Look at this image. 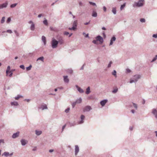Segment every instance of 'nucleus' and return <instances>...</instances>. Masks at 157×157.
I'll return each mask as SVG.
<instances>
[{"instance_id": "f257e3e1", "label": "nucleus", "mask_w": 157, "mask_h": 157, "mask_svg": "<svg viewBox=\"0 0 157 157\" xmlns=\"http://www.w3.org/2000/svg\"><path fill=\"white\" fill-rule=\"evenodd\" d=\"M10 66H8L7 68V70L6 71V75L8 76V75L9 77H11L12 76L13 74V72L14 71L15 69H12L10 70Z\"/></svg>"}, {"instance_id": "f03ea898", "label": "nucleus", "mask_w": 157, "mask_h": 157, "mask_svg": "<svg viewBox=\"0 0 157 157\" xmlns=\"http://www.w3.org/2000/svg\"><path fill=\"white\" fill-rule=\"evenodd\" d=\"M140 78V76L139 75H136L134 76V79H131L130 83H132L133 82H136L138 79Z\"/></svg>"}, {"instance_id": "7ed1b4c3", "label": "nucleus", "mask_w": 157, "mask_h": 157, "mask_svg": "<svg viewBox=\"0 0 157 157\" xmlns=\"http://www.w3.org/2000/svg\"><path fill=\"white\" fill-rule=\"evenodd\" d=\"M58 43V41L53 38L52 42V48H55L57 47Z\"/></svg>"}, {"instance_id": "20e7f679", "label": "nucleus", "mask_w": 157, "mask_h": 157, "mask_svg": "<svg viewBox=\"0 0 157 157\" xmlns=\"http://www.w3.org/2000/svg\"><path fill=\"white\" fill-rule=\"evenodd\" d=\"M144 0H140L138 3H135L133 6H136L138 7L142 6L144 5Z\"/></svg>"}, {"instance_id": "39448f33", "label": "nucleus", "mask_w": 157, "mask_h": 157, "mask_svg": "<svg viewBox=\"0 0 157 157\" xmlns=\"http://www.w3.org/2000/svg\"><path fill=\"white\" fill-rule=\"evenodd\" d=\"M77 21H75L73 23V27L71 28H69L70 30H75L76 29V27L77 26Z\"/></svg>"}, {"instance_id": "423d86ee", "label": "nucleus", "mask_w": 157, "mask_h": 157, "mask_svg": "<svg viewBox=\"0 0 157 157\" xmlns=\"http://www.w3.org/2000/svg\"><path fill=\"white\" fill-rule=\"evenodd\" d=\"M96 39L97 40L99 41L101 43H102L103 41L102 38L100 36H98Z\"/></svg>"}, {"instance_id": "0eeeda50", "label": "nucleus", "mask_w": 157, "mask_h": 157, "mask_svg": "<svg viewBox=\"0 0 157 157\" xmlns=\"http://www.w3.org/2000/svg\"><path fill=\"white\" fill-rule=\"evenodd\" d=\"M29 24H31V25L30 27V29L32 30H34L35 29V25L33 23V22L32 21H30L29 22Z\"/></svg>"}, {"instance_id": "6e6552de", "label": "nucleus", "mask_w": 157, "mask_h": 157, "mask_svg": "<svg viewBox=\"0 0 157 157\" xmlns=\"http://www.w3.org/2000/svg\"><path fill=\"white\" fill-rule=\"evenodd\" d=\"M91 109V107L90 106H86L84 109V111H88Z\"/></svg>"}, {"instance_id": "1a4fd4ad", "label": "nucleus", "mask_w": 157, "mask_h": 157, "mask_svg": "<svg viewBox=\"0 0 157 157\" xmlns=\"http://www.w3.org/2000/svg\"><path fill=\"white\" fill-rule=\"evenodd\" d=\"M8 3L6 2L3 4L0 5V9H2L3 8L6 7Z\"/></svg>"}, {"instance_id": "9d476101", "label": "nucleus", "mask_w": 157, "mask_h": 157, "mask_svg": "<svg viewBox=\"0 0 157 157\" xmlns=\"http://www.w3.org/2000/svg\"><path fill=\"white\" fill-rule=\"evenodd\" d=\"M79 148L77 145H75V155H77L78 153L79 152Z\"/></svg>"}, {"instance_id": "9b49d317", "label": "nucleus", "mask_w": 157, "mask_h": 157, "mask_svg": "<svg viewBox=\"0 0 157 157\" xmlns=\"http://www.w3.org/2000/svg\"><path fill=\"white\" fill-rule=\"evenodd\" d=\"M107 101H108L107 100H104L101 101L100 104L102 106H103L107 102Z\"/></svg>"}, {"instance_id": "f8f14e48", "label": "nucleus", "mask_w": 157, "mask_h": 157, "mask_svg": "<svg viewBox=\"0 0 157 157\" xmlns=\"http://www.w3.org/2000/svg\"><path fill=\"white\" fill-rule=\"evenodd\" d=\"M21 142L22 145H24L27 143V141L24 139H22L21 140Z\"/></svg>"}, {"instance_id": "ddd939ff", "label": "nucleus", "mask_w": 157, "mask_h": 157, "mask_svg": "<svg viewBox=\"0 0 157 157\" xmlns=\"http://www.w3.org/2000/svg\"><path fill=\"white\" fill-rule=\"evenodd\" d=\"M19 132H18L16 133H14L13 134L12 136V137L13 138H15L16 137H18L19 135Z\"/></svg>"}, {"instance_id": "4468645a", "label": "nucleus", "mask_w": 157, "mask_h": 157, "mask_svg": "<svg viewBox=\"0 0 157 157\" xmlns=\"http://www.w3.org/2000/svg\"><path fill=\"white\" fill-rule=\"evenodd\" d=\"M116 40V38L115 37H113L111 40L110 42V45H112L113 44V41H115Z\"/></svg>"}, {"instance_id": "2eb2a0df", "label": "nucleus", "mask_w": 157, "mask_h": 157, "mask_svg": "<svg viewBox=\"0 0 157 157\" xmlns=\"http://www.w3.org/2000/svg\"><path fill=\"white\" fill-rule=\"evenodd\" d=\"M152 113L155 115L156 118H157V111L155 109H153L152 111Z\"/></svg>"}, {"instance_id": "dca6fc26", "label": "nucleus", "mask_w": 157, "mask_h": 157, "mask_svg": "<svg viewBox=\"0 0 157 157\" xmlns=\"http://www.w3.org/2000/svg\"><path fill=\"white\" fill-rule=\"evenodd\" d=\"M63 78L64 82H68L69 80V79L67 78V76H64Z\"/></svg>"}, {"instance_id": "f3484780", "label": "nucleus", "mask_w": 157, "mask_h": 157, "mask_svg": "<svg viewBox=\"0 0 157 157\" xmlns=\"http://www.w3.org/2000/svg\"><path fill=\"white\" fill-rule=\"evenodd\" d=\"M76 87L77 88L78 90L81 93H82L83 92L82 89L79 87L78 86H76Z\"/></svg>"}, {"instance_id": "a211bd4d", "label": "nucleus", "mask_w": 157, "mask_h": 157, "mask_svg": "<svg viewBox=\"0 0 157 157\" xmlns=\"http://www.w3.org/2000/svg\"><path fill=\"white\" fill-rule=\"evenodd\" d=\"M58 41V43H59L60 44H62L64 43V41L62 38L59 39Z\"/></svg>"}, {"instance_id": "6ab92c4d", "label": "nucleus", "mask_w": 157, "mask_h": 157, "mask_svg": "<svg viewBox=\"0 0 157 157\" xmlns=\"http://www.w3.org/2000/svg\"><path fill=\"white\" fill-rule=\"evenodd\" d=\"M81 121L80 122V123L81 124V123H83V120L85 118V116L84 115H81Z\"/></svg>"}, {"instance_id": "aec40b11", "label": "nucleus", "mask_w": 157, "mask_h": 157, "mask_svg": "<svg viewBox=\"0 0 157 157\" xmlns=\"http://www.w3.org/2000/svg\"><path fill=\"white\" fill-rule=\"evenodd\" d=\"M42 40L43 41L44 44H45L46 43V39L45 37L44 36H42Z\"/></svg>"}, {"instance_id": "412c9836", "label": "nucleus", "mask_w": 157, "mask_h": 157, "mask_svg": "<svg viewBox=\"0 0 157 157\" xmlns=\"http://www.w3.org/2000/svg\"><path fill=\"white\" fill-rule=\"evenodd\" d=\"M36 133L37 135H40L42 133V132L40 131H38L37 130H36Z\"/></svg>"}, {"instance_id": "4be33fe9", "label": "nucleus", "mask_w": 157, "mask_h": 157, "mask_svg": "<svg viewBox=\"0 0 157 157\" xmlns=\"http://www.w3.org/2000/svg\"><path fill=\"white\" fill-rule=\"evenodd\" d=\"M90 88L89 87H88L86 89V94H88L90 93Z\"/></svg>"}, {"instance_id": "5701e85b", "label": "nucleus", "mask_w": 157, "mask_h": 157, "mask_svg": "<svg viewBox=\"0 0 157 157\" xmlns=\"http://www.w3.org/2000/svg\"><path fill=\"white\" fill-rule=\"evenodd\" d=\"M77 103H80L82 102V99L81 98H79L75 101Z\"/></svg>"}, {"instance_id": "b1692460", "label": "nucleus", "mask_w": 157, "mask_h": 157, "mask_svg": "<svg viewBox=\"0 0 157 157\" xmlns=\"http://www.w3.org/2000/svg\"><path fill=\"white\" fill-rule=\"evenodd\" d=\"M11 104L12 105H18V104L17 102H11Z\"/></svg>"}, {"instance_id": "393cba45", "label": "nucleus", "mask_w": 157, "mask_h": 157, "mask_svg": "<svg viewBox=\"0 0 157 157\" xmlns=\"http://www.w3.org/2000/svg\"><path fill=\"white\" fill-rule=\"evenodd\" d=\"M92 16L93 17H96L97 16V13L96 12L94 11L93 12Z\"/></svg>"}, {"instance_id": "a878e982", "label": "nucleus", "mask_w": 157, "mask_h": 157, "mask_svg": "<svg viewBox=\"0 0 157 157\" xmlns=\"http://www.w3.org/2000/svg\"><path fill=\"white\" fill-rule=\"evenodd\" d=\"M42 110H44L45 109H47V105H42L41 107Z\"/></svg>"}, {"instance_id": "bb28decb", "label": "nucleus", "mask_w": 157, "mask_h": 157, "mask_svg": "<svg viewBox=\"0 0 157 157\" xmlns=\"http://www.w3.org/2000/svg\"><path fill=\"white\" fill-rule=\"evenodd\" d=\"M125 6V3H124L123 5L121 6V10H122Z\"/></svg>"}, {"instance_id": "cd10ccee", "label": "nucleus", "mask_w": 157, "mask_h": 157, "mask_svg": "<svg viewBox=\"0 0 157 157\" xmlns=\"http://www.w3.org/2000/svg\"><path fill=\"white\" fill-rule=\"evenodd\" d=\"M5 18L4 17H2L1 21V23L3 24L4 23L5 21Z\"/></svg>"}, {"instance_id": "c85d7f7f", "label": "nucleus", "mask_w": 157, "mask_h": 157, "mask_svg": "<svg viewBox=\"0 0 157 157\" xmlns=\"http://www.w3.org/2000/svg\"><path fill=\"white\" fill-rule=\"evenodd\" d=\"M112 11L114 14H115L116 13V9L115 8H113L112 9Z\"/></svg>"}, {"instance_id": "c756f323", "label": "nucleus", "mask_w": 157, "mask_h": 157, "mask_svg": "<svg viewBox=\"0 0 157 157\" xmlns=\"http://www.w3.org/2000/svg\"><path fill=\"white\" fill-rule=\"evenodd\" d=\"M17 5V3H15V4H12V5H10V7L11 8H14V7H15L16 5Z\"/></svg>"}, {"instance_id": "7c9ffc66", "label": "nucleus", "mask_w": 157, "mask_h": 157, "mask_svg": "<svg viewBox=\"0 0 157 157\" xmlns=\"http://www.w3.org/2000/svg\"><path fill=\"white\" fill-rule=\"evenodd\" d=\"M43 60H44V57H40L38 58V59H37V61H38V60H41L42 61H43Z\"/></svg>"}, {"instance_id": "2f4dec72", "label": "nucleus", "mask_w": 157, "mask_h": 157, "mask_svg": "<svg viewBox=\"0 0 157 157\" xmlns=\"http://www.w3.org/2000/svg\"><path fill=\"white\" fill-rule=\"evenodd\" d=\"M11 19L10 17H9L8 18L7 21H6V22L7 23H9L11 21Z\"/></svg>"}, {"instance_id": "473e14b6", "label": "nucleus", "mask_w": 157, "mask_h": 157, "mask_svg": "<svg viewBox=\"0 0 157 157\" xmlns=\"http://www.w3.org/2000/svg\"><path fill=\"white\" fill-rule=\"evenodd\" d=\"M31 67H32V66L31 65H30L29 67H26V70L27 71H29L31 69Z\"/></svg>"}, {"instance_id": "72a5a7b5", "label": "nucleus", "mask_w": 157, "mask_h": 157, "mask_svg": "<svg viewBox=\"0 0 157 157\" xmlns=\"http://www.w3.org/2000/svg\"><path fill=\"white\" fill-rule=\"evenodd\" d=\"M157 59V55L155 56V57L153 58V59L152 60L151 62H153L155 61Z\"/></svg>"}, {"instance_id": "f704fd0d", "label": "nucleus", "mask_w": 157, "mask_h": 157, "mask_svg": "<svg viewBox=\"0 0 157 157\" xmlns=\"http://www.w3.org/2000/svg\"><path fill=\"white\" fill-rule=\"evenodd\" d=\"M112 75L115 76V77H116V71L114 70L112 73Z\"/></svg>"}, {"instance_id": "c9c22d12", "label": "nucleus", "mask_w": 157, "mask_h": 157, "mask_svg": "<svg viewBox=\"0 0 157 157\" xmlns=\"http://www.w3.org/2000/svg\"><path fill=\"white\" fill-rule=\"evenodd\" d=\"M43 23L46 25H47L48 24L47 21L46 20H44L43 21Z\"/></svg>"}, {"instance_id": "e433bc0d", "label": "nucleus", "mask_w": 157, "mask_h": 157, "mask_svg": "<svg viewBox=\"0 0 157 157\" xmlns=\"http://www.w3.org/2000/svg\"><path fill=\"white\" fill-rule=\"evenodd\" d=\"M22 97V96L20 95H18L17 97L15 98L16 100H18L20 98Z\"/></svg>"}, {"instance_id": "4c0bfd02", "label": "nucleus", "mask_w": 157, "mask_h": 157, "mask_svg": "<svg viewBox=\"0 0 157 157\" xmlns=\"http://www.w3.org/2000/svg\"><path fill=\"white\" fill-rule=\"evenodd\" d=\"M4 155L6 156H8L9 155V153L8 152H5L4 153Z\"/></svg>"}, {"instance_id": "58836bf2", "label": "nucleus", "mask_w": 157, "mask_h": 157, "mask_svg": "<svg viewBox=\"0 0 157 157\" xmlns=\"http://www.w3.org/2000/svg\"><path fill=\"white\" fill-rule=\"evenodd\" d=\"M118 91V89L117 88L114 89L112 91L113 93H116Z\"/></svg>"}, {"instance_id": "ea45409f", "label": "nucleus", "mask_w": 157, "mask_h": 157, "mask_svg": "<svg viewBox=\"0 0 157 157\" xmlns=\"http://www.w3.org/2000/svg\"><path fill=\"white\" fill-rule=\"evenodd\" d=\"M140 21L142 22H144L145 21V19L144 18H141L140 19Z\"/></svg>"}, {"instance_id": "a19ab883", "label": "nucleus", "mask_w": 157, "mask_h": 157, "mask_svg": "<svg viewBox=\"0 0 157 157\" xmlns=\"http://www.w3.org/2000/svg\"><path fill=\"white\" fill-rule=\"evenodd\" d=\"M6 32L10 33H12V32L11 30H7Z\"/></svg>"}, {"instance_id": "79ce46f5", "label": "nucleus", "mask_w": 157, "mask_h": 157, "mask_svg": "<svg viewBox=\"0 0 157 157\" xmlns=\"http://www.w3.org/2000/svg\"><path fill=\"white\" fill-rule=\"evenodd\" d=\"M83 35H84L86 37H88V34H86L85 33H83Z\"/></svg>"}, {"instance_id": "37998d69", "label": "nucleus", "mask_w": 157, "mask_h": 157, "mask_svg": "<svg viewBox=\"0 0 157 157\" xmlns=\"http://www.w3.org/2000/svg\"><path fill=\"white\" fill-rule=\"evenodd\" d=\"M20 67L22 68V69L24 70L25 69V67L23 65H21L20 66Z\"/></svg>"}, {"instance_id": "c03bdc74", "label": "nucleus", "mask_w": 157, "mask_h": 157, "mask_svg": "<svg viewBox=\"0 0 157 157\" xmlns=\"http://www.w3.org/2000/svg\"><path fill=\"white\" fill-rule=\"evenodd\" d=\"M70 110V108H67L66 110H65V112L67 113H68Z\"/></svg>"}, {"instance_id": "a18cd8bd", "label": "nucleus", "mask_w": 157, "mask_h": 157, "mask_svg": "<svg viewBox=\"0 0 157 157\" xmlns=\"http://www.w3.org/2000/svg\"><path fill=\"white\" fill-rule=\"evenodd\" d=\"M133 106H134V107L136 109H137V105H136V104H135V103H133Z\"/></svg>"}, {"instance_id": "49530a36", "label": "nucleus", "mask_w": 157, "mask_h": 157, "mask_svg": "<svg viewBox=\"0 0 157 157\" xmlns=\"http://www.w3.org/2000/svg\"><path fill=\"white\" fill-rule=\"evenodd\" d=\"M14 32L15 33L16 35H17V36H19V34H18V33L17 32V31L16 30H14Z\"/></svg>"}, {"instance_id": "de8ad7c7", "label": "nucleus", "mask_w": 157, "mask_h": 157, "mask_svg": "<svg viewBox=\"0 0 157 157\" xmlns=\"http://www.w3.org/2000/svg\"><path fill=\"white\" fill-rule=\"evenodd\" d=\"M89 3L91 4V5H94V6H95L96 5V4L94 3V2H89Z\"/></svg>"}, {"instance_id": "09e8293b", "label": "nucleus", "mask_w": 157, "mask_h": 157, "mask_svg": "<svg viewBox=\"0 0 157 157\" xmlns=\"http://www.w3.org/2000/svg\"><path fill=\"white\" fill-rule=\"evenodd\" d=\"M153 37L156 38H157V33L156 34H153L152 36Z\"/></svg>"}, {"instance_id": "8fccbe9b", "label": "nucleus", "mask_w": 157, "mask_h": 157, "mask_svg": "<svg viewBox=\"0 0 157 157\" xmlns=\"http://www.w3.org/2000/svg\"><path fill=\"white\" fill-rule=\"evenodd\" d=\"M76 103H77L76 102H73L72 104V106H73V107H74L75 106V105Z\"/></svg>"}, {"instance_id": "3c124183", "label": "nucleus", "mask_w": 157, "mask_h": 157, "mask_svg": "<svg viewBox=\"0 0 157 157\" xmlns=\"http://www.w3.org/2000/svg\"><path fill=\"white\" fill-rule=\"evenodd\" d=\"M112 62L111 61H110L109 62V63L108 65V67H111V64H112Z\"/></svg>"}, {"instance_id": "603ef678", "label": "nucleus", "mask_w": 157, "mask_h": 157, "mask_svg": "<svg viewBox=\"0 0 157 157\" xmlns=\"http://www.w3.org/2000/svg\"><path fill=\"white\" fill-rule=\"evenodd\" d=\"M97 40H93V42L95 44H96L97 43Z\"/></svg>"}, {"instance_id": "864d4df0", "label": "nucleus", "mask_w": 157, "mask_h": 157, "mask_svg": "<svg viewBox=\"0 0 157 157\" xmlns=\"http://www.w3.org/2000/svg\"><path fill=\"white\" fill-rule=\"evenodd\" d=\"M70 73H72L73 72V71L71 70H69L68 71Z\"/></svg>"}, {"instance_id": "5fc2aeb1", "label": "nucleus", "mask_w": 157, "mask_h": 157, "mask_svg": "<svg viewBox=\"0 0 157 157\" xmlns=\"http://www.w3.org/2000/svg\"><path fill=\"white\" fill-rule=\"evenodd\" d=\"M66 126V124L64 125L62 127V130H63Z\"/></svg>"}, {"instance_id": "6e6d98bb", "label": "nucleus", "mask_w": 157, "mask_h": 157, "mask_svg": "<svg viewBox=\"0 0 157 157\" xmlns=\"http://www.w3.org/2000/svg\"><path fill=\"white\" fill-rule=\"evenodd\" d=\"M4 143V140H0V143Z\"/></svg>"}, {"instance_id": "4d7b16f0", "label": "nucleus", "mask_w": 157, "mask_h": 157, "mask_svg": "<svg viewBox=\"0 0 157 157\" xmlns=\"http://www.w3.org/2000/svg\"><path fill=\"white\" fill-rule=\"evenodd\" d=\"M103 10L104 11H106V8L105 6L103 7Z\"/></svg>"}, {"instance_id": "13d9d810", "label": "nucleus", "mask_w": 157, "mask_h": 157, "mask_svg": "<svg viewBox=\"0 0 157 157\" xmlns=\"http://www.w3.org/2000/svg\"><path fill=\"white\" fill-rule=\"evenodd\" d=\"M69 34V33L67 32H65V33H64V34L66 35H67Z\"/></svg>"}, {"instance_id": "bf43d9fd", "label": "nucleus", "mask_w": 157, "mask_h": 157, "mask_svg": "<svg viewBox=\"0 0 157 157\" xmlns=\"http://www.w3.org/2000/svg\"><path fill=\"white\" fill-rule=\"evenodd\" d=\"M127 71L129 73L130 72V70L129 69H127Z\"/></svg>"}, {"instance_id": "052dcab7", "label": "nucleus", "mask_w": 157, "mask_h": 157, "mask_svg": "<svg viewBox=\"0 0 157 157\" xmlns=\"http://www.w3.org/2000/svg\"><path fill=\"white\" fill-rule=\"evenodd\" d=\"M79 5H80V6H82V3L81 2H79Z\"/></svg>"}, {"instance_id": "680f3d73", "label": "nucleus", "mask_w": 157, "mask_h": 157, "mask_svg": "<svg viewBox=\"0 0 157 157\" xmlns=\"http://www.w3.org/2000/svg\"><path fill=\"white\" fill-rule=\"evenodd\" d=\"M89 24V22H86V23H84V25H87L88 24Z\"/></svg>"}, {"instance_id": "e2e57ef3", "label": "nucleus", "mask_w": 157, "mask_h": 157, "mask_svg": "<svg viewBox=\"0 0 157 157\" xmlns=\"http://www.w3.org/2000/svg\"><path fill=\"white\" fill-rule=\"evenodd\" d=\"M53 150H52V149H51V150H49V152H53Z\"/></svg>"}, {"instance_id": "0e129e2a", "label": "nucleus", "mask_w": 157, "mask_h": 157, "mask_svg": "<svg viewBox=\"0 0 157 157\" xmlns=\"http://www.w3.org/2000/svg\"><path fill=\"white\" fill-rule=\"evenodd\" d=\"M36 150V147H35L33 149V151H35Z\"/></svg>"}, {"instance_id": "69168bd1", "label": "nucleus", "mask_w": 157, "mask_h": 157, "mask_svg": "<svg viewBox=\"0 0 157 157\" xmlns=\"http://www.w3.org/2000/svg\"><path fill=\"white\" fill-rule=\"evenodd\" d=\"M41 16H42L41 14H40L38 15V17H40Z\"/></svg>"}, {"instance_id": "338daca9", "label": "nucleus", "mask_w": 157, "mask_h": 157, "mask_svg": "<svg viewBox=\"0 0 157 157\" xmlns=\"http://www.w3.org/2000/svg\"><path fill=\"white\" fill-rule=\"evenodd\" d=\"M102 29L103 30H106V29H105V28L104 27H102Z\"/></svg>"}, {"instance_id": "774afa93", "label": "nucleus", "mask_w": 157, "mask_h": 157, "mask_svg": "<svg viewBox=\"0 0 157 157\" xmlns=\"http://www.w3.org/2000/svg\"><path fill=\"white\" fill-rule=\"evenodd\" d=\"M131 111L132 113H134V110H132Z\"/></svg>"}]
</instances>
